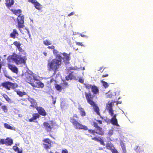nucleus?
I'll list each match as a JSON object with an SVG mask.
<instances>
[{"label": "nucleus", "mask_w": 153, "mask_h": 153, "mask_svg": "<svg viewBox=\"0 0 153 153\" xmlns=\"http://www.w3.org/2000/svg\"><path fill=\"white\" fill-rule=\"evenodd\" d=\"M78 109L79 110V113L82 117H84L86 115V114L83 108L80 106L78 107Z\"/></svg>", "instance_id": "nucleus-24"}, {"label": "nucleus", "mask_w": 153, "mask_h": 153, "mask_svg": "<svg viewBox=\"0 0 153 153\" xmlns=\"http://www.w3.org/2000/svg\"><path fill=\"white\" fill-rule=\"evenodd\" d=\"M90 137H92L91 140L100 142V144L103 146L105 145V144L104 143L103 140L101 137H92L91 135H90Z\"/></svg>", "instance_id": "nucleus-15"}, {"label": "nucleus", "mask_w": 153, "mask_h": 153, "mask_svg": "<svg viewBox=\"0 0 153 153\" xmlns=\"http://www.w3.org/2000/svg\"><path fill=\"white\" fill-rule=\"evenodd\" d=\"M96 121L97 122V123L99 124H102V121L101 120H96Z\"/></svg>", "instance_id": "nucleus-47"}, {"label": "nucleus", "mask_w": 153, "mask_h": 153, "mask_svg": "<svg viewBox=\"0 0 153 153\" xmlns=\"http://www.w3.org/2000/svg\"><path fill=\"white\" fill-rule=\"evenodd\" d=\"M79 81L81 83H83L84 82L83 80L82 79H79Z\"/></svg>", "instance_id": "nucleus-55"}, {"label": "nucleus", "mask_w": 153, "mask_h": 153, "mask_svg": "<svg viewBox=\"0 0 153 153\" xmlns=\"http://www.w3.org/2000/svg\"><path fill=\"white\" fill-rule=\"evenodd\" d=\"M80 35L81 36L83 37H84L85 36V35H82V34H81Z\"/></svg>", "instance_id": "nucleus-59"}, {"label": "nucleus", "mask_w": 153, "mask_h": 153, "mask_svg": "<svg viewBox=\"0 0 153 153\" xmlns=\"http://www.w3.org/2000/svg\"><path fill=\"white\" fill-rule=\"evenodd\" d=\"M16 152H17V153H23V150L22 149H21Z\"/></svg>", "instance_id": "nucleus-51"}, {"label": "nucleus", "mask_w": 153, "mask_h": 153, "mask_svg": "<svg viewBox=\"0 0 153 153\" xmlns=\"http://www.w3.org/2000/svg\"><path fill=\"white\" fill-rule=\"evenodd\" d=\"M140 149V147H139V146H137V148L136 149V151H137V152H140V151H139V149ZM141 150H140V151H141Z\"/></svg>", "instance_id": "nucleus-46"}, {"label": "nucleus", "mask_w": 153, "mask_h": 153, "mask_svg": "<svg viewBox=\"0 0 153 153\" xmlns=\"http://www.w3.org/2000/svg\"><path fill=\"white\" fill-rule=\"evenodd\" d=\"M1 85L3 87L8 90H10L11 89H14L18 86L17 84L9 81L2 82Z\"/></svg>", "instance_id": "nucleus-5"}, {"label": "nucleus", "mask_w": 153, "mask_h": 153, "mask_svg": "<svg viewBox=\"0 0 153 153\" xmlns=\"http://www.w3.org/2000/svg\"><path fill=\"white\" fill-rule=\"evenodd\" d=\"M5 139H0V144H5Z\"/></svg>", "instance_id": "nucleus-42"}, {"label": "nucleus", "mask_w": 153, "mask_h": 153, "mask_svg": "<svg viewBox=\"0 0 153 153\" xmlns=\"http://www.w3.org/2000/svg\"><path fill=\"white\" fill-rule=\"evenodd\" d=\"M106 147L107 149L110 150L114 147L113 144L111 142L107 143L106 144Z\"/></svg>", "instance_id": "nucleus-26"}, {"label": "nucleus", "mask_w": 153, "mask_h": 153, "mask_svg": "<svg viewBox=\"0 0 153 153\" xmlns=\"http://www.w3.org/2000/svg\"><path fill=\"white\" fill-rule=\"evenodd\" d=\"M105 68H103L102 67H100L98 70V71H101L102 72Z\"/></svg>", "instance_id": "nucleus-44"}, {"label": "nucleus", "mask_w": 153, "mask_h": 153, "mask_svg": "<svg viewBox=\"0 0 153 153\" xmlns=\"http://www.w3.org/2000/svg\"><path fill=\"white\" fill-rule=\"evenodd\" d=\"M24 78L25 81L31 85L34 78L33 73L32 72H30V74L26 72L25 74Z\"/></svg>", "instance_id": "nucleus-7"}, {"label": "nucleus", "mask_w": 153, "mask_h": 153, "mask_svg": "<svg viewBox=\"0 0 153 153\" xmlns=\"http://www.w3.org/2000/svg\"><path fill=\"white\" fill-rule=\"evenodd\" d=\"M2 104V103L0 101V107L1 106Z\"/></svg>", "instance_id": "nucleus-61"}, {"label": "nucleus", "mask_w": 153, "mask_h": 153, "mask_svg": "<svg viewBox=\"0 0 153 153\" xmlns=\"http://www.w3.org/2000/svg\"><path fill=\"white\" fill-rule=\"evenodd\" d=\"M1 63H0V70L1 69Z\"/></svg>", "instance_id": "nucleus-60"}, {"label": "nucleus", "mask_w": 153, "mask_h": 153, "mask_svg": "<svg viewBox=\"0 0 153 153\" xmlns=\"http://www.w3.org/2000/svg\"><path fill=\"white\" fill-rule=\"evenodd\" d=\"M73 73V72H71V73H70L68 76H66L65 78L67 80H71L75 78Z\"/></svg>", "instance_id": "nucleus-23"}, {"label": "nucleus", "mask_w": 153, "mask_h": 153, "mask_svg": "<svg viewBox=\"0 0 153 153\" xmlns=\"http://www.w3.org/2000/svg\"><path fill=\"white\" fill-rule=\"evenodd\" d=\"M113 94V92L111 91H109L106 94V97L107 98H111Z\"/></svg>", "instance_id": "nucleus-29"}, {"label": "nucleus", "mask_w": 153, "mask_h": 153, "mask_svg": "<svg viewBox=\"0 0 153 153\" xmlns=\"http://www.w3.org/2000/svg\"><path fill=\"white\" fill-rule=\"evenodd\" d=\"M40 116L38 113H34L32 114V117L29 119V121L32 122L33 121L37 118H39Z\"/></svg>", "instance_id": "nucleus-19"}, {"label": "nucleus", "mask_w": 153, "mask_h": 153, "mask_svg": "<svg viewBox=\"0 0 153 153\" xmlns=\"http://www.w3.org/2000/svg\"><path fill=\"white\" fill-rule=\"evenodd\" d=\"M108 76V74H105L103 75H102V77L104 78L105 77H106Z\"/></svg>", "instance_id": "nucleus-53"}, {"label": "nucleus", "mask_w": 153, "mask_h": 153, "mask_svg": "<svg viewBox=\"0 0 153 153\" xmlns=\"http://www.w3.org/2000/svg\"><path fill=\"white\" fill-rule=\"evenodd\" d=\"M123 153H126V148H123L122 149Z\"/></svg>", "instance_id": "nucleus-50"}, {"label": "nucleus", "mask_w": 153, "mask_h": 153, "mask_svg": "<svg viewBox=\"0 0 153 153\" xmlns=\"http://www.w3.org/2000/svg\"><path fill=\"white\" fill-rule=\"evenodd\" d=\"M5 145L8 146H11L13 143V139L8 137L5 139Z\"/></svg>", "instance_id": "nucleus-18"}, {"label": "nucleus", "mask_w": 153, "mask_h": 153, "mask_svg": "<svg viewBox=\"0 0 153 153\" xmlns=\"http://www.w3.org/2000/svg\"><path fill=\"white\" fill-rule=\"evenodd\" d=\"M19 35V33L16 29H13L12 32L10 34V37L15 39Z\"/></svg>", "instance_id": "nucleus-16"}, {"label": "nucleus", "mask_w": 153, "mask_h": 153, "mask_svg": "<svg viewBox=\"0 0 153 153\" xmlns=\"http://www.w3.org/2000/svg\"><path fill=\"white\" fill-rule=\"evenodd\" d=\"M12 11L13 13L16 16H18L19 15L22 14L21 13L22 12V11L20 9L17 10H12Z\"/></svg>", "instance_id": "nucleus-25"}, {"label": "nucleus", "mask_w": 153, "mask_h": 153, "mask_svg": "<svg viewBox=\"0 0 153 153\" xmlns=\"http://www.w3.org/2000/svg\"><path fill=\"white\" fill-rule=\"evenodd\" d=\"M33 4L35 8L38 10H40L42 8V6L36 0H32L30 2Z\"/></svg>", "instance_id": "nucleus-14"}, {"label": "nucleus", "mask_w": 153, "mask_h": 153, "mask_svg": "<svg viewBox=\"0 0 153 153\" xmlns=\"http://www.w3.org/2000/svg\"><path fill=\"white\" fill-rule=\"evenodd\" d=\"M49 136L51 137L53 139H55V138L53 136V135L51 134H49Z\"/></svg>", "instance_id": "nucleus-57"}, {"label": "nucleus", "mask_w": 153, "mask_h": 153, "mask_svg": "<svg viewBox=\"0 0 153 153\" xmlns=\"http://www.w3.org/2000/svg\"><path fill=\"white\" fill-rule=\"evenodd\" d=\"M85 94L87 102L93 107L94 111L97 114L99 115H100L99 108L94 101L93 99L94 96L92 95L90 93L85 92Z\"/></svg>", "instance_id": "nucleus-4"}, {"label": "nucleus", "mask_w": 153, "mask_h": 153, "mask_svg": "<svg viewBox=\"0 0 153 153\" xmlns=\"http://www.w3.org/2000/svg\"><path fill=\"white\" fill-rule=\"evenodd\" d=\"M61 64V61L55 58L52 60H48L47 65L48 70L49 71H53L54 74H55L59 71Z\"/></svg>", "instance_id": "nucleus-3"}, {"label": "nucleus", "mask_w": 153, "mask_h": 153, "mask_svg": "<svg viewBox=\"0 0 153 153\" xmlns=\"http://www.w3.org/2000/svg\"><path fill=\"white\" fill-rule=\"evenodd\" d=\"M62 54L64 56V57H62V59L63 60L67 61L70 59L69 54H68L65 53H62Z\"/></svg>", "instance_id": "nucleus-27"}, {"label": "nucleus", "mask_w": 153, "mask_h": 153, "mask_svg": "<svg viewBox=\"0 0 153 153\" xmlns=\"http://www.w3.org/2000/svg\"><path fill=\"white\" fill-rule=\"evenodd\" d=\"M113 104L111 102H110V101H109L106 106V108L108 111L109 114L110 116L112 115L114 113V110L112 108Z\"/></svg>", "instance_id": "nucleus-10"}, {"label": "nucleus", "mask_w": 153, "mask_h": 153, "mask_svg": "<svg viewBox=\"0 0 153 153\" xmlns=\"http://www.w3.org/2000/svg\"><path fill=\"white\" fill-rule=\"evenodd\" d=\"M55 103H56V101H54L53 102V104H55Z\"/></svg>", "instance_id": "nucleus-62"}, {"label": "nucleus", "mask_w": 153, "mask_h": 153, "mask_svg": "<svg viewBox=\"0 0 153 153\" xmlns=\"http://www.w3.org/2000/svg\"><path fill=\"white\" fill-rule=\"evenodd\" d=\"M76 45L78 46H84V45L82 44V42H76Z\"/></svg>", "instance_id": "nucleus-43"}, {"label": "nucleus", "mask_w": 153, "mask_h": 153, "mask_svg": "<svg viewBox=\"0 0 153 153\" xmlns=\"http://www.w3.org/2000/svg\"><path fill=\"white\" fill-rule=\"evenodd\" d=\"M4 127L7 129H10L11 130H15V129L13 127L10 126L7 123H4Z\"/></svg>", "instance_id": "nucleus-28"}, {"label": "nucleus", "mask_w": 153, "mask_h": 153, "mask_svg": "<svg viewBox=\"0 0 153 153\" xmlns=\"http://www.w3.org/2000/svg\"><path fill=\"white\" fill-rule=\"evenodd\" d=\"M16 93L20 97H22L24 95L26 94V93L25 92H22L20 91H16Z\"/></svg>", "instance_id": "nucleus-31"}, {"label": "nucleus", "mask_w": 153, "mask_h": 153, "mask_svg": "<svg viewBox=\"0 0 153 153\" xmlns=\"http://www.w3.org/2000/svg\"><path fill=\"white\" fill-rule=\"evenodd\" d=\"M91 91L94 94H99L98 88L95 85L93 86L92 88Z\"/></svg>", "instance_id": "nucleus-20"}, {"label": "nucleus", "mask_w": 153, "mask_h": 153, "mask_svg": "<svg viewBox=\"0 0 153 153\" xmlns=\"http://www.w3.org/2000/svg\"><path fill=\"white\" fill-rule=\"evenodd\" d=\"M93 86L91 85L88 84L86 85L85 87L87 89H90L91 88L92 89Z\"/></svg>", "instance_id": "nucleus-40"}, {"label": "nucleus", "mask_w": 153, "mask_h": 153, "mask_svg": "<svg viewBox=\"0 0 153 153\" xmlns=\"http://www.w3.org/2000/svg\"><path fill=\"white\" fill-rule=\"evenodd\" d=\"M30 101L31 103L30 106L33 108H35L37 107V103L36 100L33 99H31Z\"/></svg>", "instance_id": "nucleus-22"}, {"label": "nucleus", "mask_w": 153, "mask_h": 153, "mask_svg": "<svg viewBox=\"0 0 153 153\" xmlns=\"http://www.w3.org/2000/svg\"><path fill=\"white\" fill-rule=\"evenodd\" d=\"M70 122L74 126V128L77 129L84 130H88V132L90 134L95 135V134L103 135L104 134V131L102 128L98 126L97 123L95 122H93L92 126L97 128L98 131H96L95 130L92 129H88V127L80 123L76 120L74 119L73 117L70 118Z\"/></svg>", "instance_id": "nucleus-1"}, {"label": "nucleus", "mask_w": 153, "mask_h": 153, "mask_svg": "<svg viewBox=\"0 0 153 153\" xmlns=\"http://www.w3.org/2000/svg\"><path fill=\"white\" fill-rule=\"evenodd\" d=\"M101 83H102L103 86L105 88H107L108 87L109 85L105 81H104L102 80H101Z\"/></svg>", "instance_id": "nucleus-35"}, {"label": "nucleus", "mask_w": 153, "mask_h": 153, "mask_svg": "<svg viewBox=\"0 0 153 153\" xmlns=\"http://www.w3.org/2000/svg\"><path fill=\"white\" fill-rule=\"evenodd\" d=\"M44 54L45 55V56H46V55L47 54V53H44Z\"/></svg>", "instance_id": "nucleus-63"}, {"label": "nucleus", "mask_w": 153, "mask_h": 153, "mask_svg": "<svg viewBox=\"0 0 153 153\" xmlns=\"http://www.w3.org/2000/svg\"><path fill=\"white\" fill-rule=\"evenodd\" d=\"M1 108L2 110L5 112H7L8 111V109L7 106L5 105L2 106Z\"/></svg>", "instance_id": "nucleus-37"}, {"label": "nucleus", "mask_w": 153, "mask_h": 153, "mask_svg": "<svg viewBox=\"0 0 153 153\" xmlns=\"http://www.w3.org/2000/svg\"><path fill=\"white\" fill-rule=\"evenodd\" d=\"M56 58H58V60H60L61 61V64H62V57L61 55L59 54H57L56 56Z\"/></svg>", "instance_id": "nucleus-38"}, {"label": "nucleus", "mask_w": 153, "mask_h": 153, "mask_svg": "<svg viewBox=\"0 0 153 153\" xmlns=\"http://www.w3.org/2000/svg\"><path fill=\"white\" fill-rule=\"evenodd\" d=\"M43 42V44L45 45H49L51 44L50 41L47 39L44 41Z\"/></svg>", "instance_id": "nucleus-36"}, {"label": "nucleus", "mask_w": 153, "mask_h": 153, "mask_svg": "<svg viewBox=\"0 0 153 153\" xmlns=\"http://www.w3.org/2000/svg\"><path fill=\"white\" fill-rule=\"evenodd\" d=\"M112 117L110 120V123L113 125L117 127H120V125L118 123V121L117 118L116 117L117 114H114L112 116Z\"/></svg>", "instance_id": "nucleus-11"}, {"label": "nucleus", "mask_w": 153, "mask_h": 153, "mask_svg": "<svg viewBox=\"0 0 153 153\" xmlns=\"http://www.w3.org/2000/svg\"><path fill=\"white\" fill-rule=\"evenodd\" d=\"M121 146L122 149H123V148H126L124 144L123 143L121 144Z\"/></svg>", "instance_id": "nucleus-54"}, {"label": "nucleus", "mask_w": 153, "mask_h": 153, "mask_svg": "<svg viewBox=\"0 0 153 153\" xmlns=\"http://www.w3.org/2000/svg\"><path fill=\"white\" fill-rule=\"evenodd\" d=\"M19 52V55L15 53H13L12 55L9 56L7 59L14 62L16 65L25 64L27 60V53L25 50L20 46L18 48Z\"/></svg>", "instance_id": "nucleus-2"}, {"label": "nucleus", "mask_w": 153, "mask_h": 153, "mask_svg": "<svg viewBox=\"0 0 153 153\" xmlns=\"http://www.w3.org/2000/svg\"><path fill=\"white\" fill-rule=\"evenodd\" d=\"M31 85L33 87H36L38 88H43L44 87V85L43 83L40 81L34 82L31 83Z\"/></svg>", "instance_id": "nucleus-12"}, {"label": "nucleus", "mask_w": 153, "mask_h": 153, "mask_svg": "<svg viewBox=\"0 0 153 153\" xmlns=\"http://www.w3.org/2000/svg\"><path fill=\"white\" fill-rule=\"evenodd\" d=\"M55 87L57 90L61 91L62 89V86L57 84H55Z\"/></svg>", "instance_id": "nucleus-30"}, {"label": "nucleus", "mask_w": 153, "mask_h": 153, "mask_svg": "<svg viewBox=\"0 0 153 153\" xmlns=\"http://www.w3.org/2000/svg\"><path fill=\"white\" fill-rule=\"evenodd\" d=\"M99 150H103V149L102 147H100L99 148Z\"/></svg>", "instance_id": "nucleus-58"}, {"label": "nucleus", "mask_w": 153, "mask_h": 153, "mask_svg": "<svg viewBox=\"0 0 153 153\" xmlns=\"http://www.w3.org/2000/svg\"><path fill=\"white\" fill-rule=\"evenodd\" d=\"M13 149L14 151L16 152L19 151V150L20 149L18 146H13Z\"/></svg>", "instance_id": "nucleus-41"}, {"label": "nucleus", "mask_w": 153, "mask_h": 153, "mask_svg": "<svg viewBox=\"0 0 153 153\" xmlns=\"http://www.w3.org/2000/svg\"><path fill=\"white\" fill-rule=\"evenodd\" d=\"M60 85H61L62 89H64L66 88L68 85V83L65 82H64L62 83H61Z\"/></svg>", "instance_id": "nucleus-34"}, {"label": "nucleus", "mask_w": 153, "mask_h": 153, "mask_svg": "<svg viewBox=\"0 0 153 153\" xmlns=\"http://www.w3.org/2000/svg\"><path fill=\"white\" fill-rule=\"evenodd\" d=\"M5 4L8 7H11L14 3V0H5Z\"/></svg>", "instance_id": "nucleus-21"}, {"label": "nucleus", "mask_w": 153, "mask_h": 153, "mask_svg": "<svg viewBox=\"0 0 153 153\" xmlns=\"http://www.w3.org/2000/svg\"><path fill=\"white\" fill-rule=\"evenodd\" d=\"M58 53V51L54 49L53 50V54L55 55L56 56L57 54Z\"/></svg>", "instance_id": "nucleus-45"}, {"label": "nucleus", "mask_w": 153, "mask_h": 153, "mask_svg": "<svg viewBox=\"0 0 153 153\" xmlns=\"http://www.w3.org/2000/svg\"><path fill=\"white\" fill-rule=\"evenodd\" d=\"M54 123L52 121L48 122H45L43 123L44 128L47 132H49L51 131V129L53 128Z\"/></svg>", "instance_id": "nucleus-9"}, {"label": "nucleus", "mask_w": 153, "mask_h": 153, "mask_svg": "<svg viewBox=\"0 0 153 153\" xmlns=\"http://www.w3.org/2000/svg\"><path fill=\"white\" fill-rule=\"evenodd\" d=\"M73 117L74 119H75V117L76 118H79L78 116L76 114H74L73 116L72 117Z\"/></svg>", "instance_id": "nucleus-49"}, {"label": "nucleus", "mask_w": 153, "mask_h": 153, "mask_svg": "<svg viewBox=\"0 0 153 153\" xmlns=\"http://www.w3.org/2000/svg\"><path fill=\"white\" fill-rule=\"evenodd\" d=\"M17 20L18 21L17 27L21 33L24 34V33L22 32V30L21 29V28H23L24 27V15L22 14L19 15L17 18Z\"/></svg>", "instance_id": "nucleus-6"}, {"label": "nucleus", "mask_w": 153, "mask_h": 153, "mask_svg": "<svg viewBox=\"0 0 153 153\" xmlns=\"http://www.w3.org/2000/svg\"><path fill=\"white\" fill-rule=\"evenodd\" d=\"M74 14V12H71L68 15V16H70L72 15H73Z\"/></svg>", "instance_id": "nucleus-52"}, {"label": "nucleus", "mask_w": 153, "mask_h": 153, "mask_svg": "<svg viewBox=\"0 0 153 153\" xmlns=\"http://www.w3.org/2000/svg\"><path fill=\"white\" fill-rule=\"evenodd\" d=\"M111 151L112 153H119L117 150L114 147L112 149Z\"/></svg>", "instance_id": "nucleus-39"}, {"label": "nucleus", "mask_w": 153, "mask_h": 153, "mask_svg": "<svg viewBox=\"0 0 153 153\" xmlns=\"http://www.w3.org/2000/svg\"><path fill=\"white\" fill-rule=\"evenodd\" d=\"M44 143H43L44 148L46 150L50 149L52 146L53 142L48 138H45L42 140Z\"/></svg>", "instance_id": "nucleus-8"}, {"label": "nucleus", "mask_w": 153, "mask_h": 153, "mask_svg": "<svg viewBox=\"0 0 153 153\" xmlns=\"http://www.w3.org/2000/svg\"><path fill=\"white\" fill-rule=\"evenodd\" d=\"M54 81H55V80H54L52 78V79H51L50 80V82L52 83Z\"/></svg>", "instance_id": "nucleus-56"}, {"label": "nucleus", "mask_w": 153, "mask_h": 153, "mask_svg": "<svg viewBox=\"0 0 153 153\" xmlns=\"http://www.w3.org/2000/svg\"><path fill=\"white\" fill-rule=\"evenodd\" d=\"M50 153H53L52 152L50 151Z\"/></svg>", "instance_id": "nucleus-64"}, {"label": "nucleus", "mask_w": 153, "mask_h": 153, "mask_svg": "<svg viewBox=\"0 0 153 153\" xmlns=\"http://www.w3.org/2000/svg\"><path fill=\"white\" fill-rule=\"evenodd\" d=\"M54 46L53 45H52L51 46H48V48L49 49H54Z\"/></svg>", "instance_id": "nucleus-48"}, {"label": "nucleus", "mask_w": 153, "mask_h": 153, "mask_svg": "<svg viewBox=\"0 0 153 153\" xmlns=\"http://www.w3.org/2000/svg\"><path fill=\"white\" fill-rule=\"evenodd\" d=\"M3 97H4V98L5 99L6 101L8 102H10L11 100L10 99L9 97L8 96L5 94H4L2 95Z\"/></svg>", "instance_id": "nucleus-33"}, {"label": "nucleus", "mask_w": 153, "mask_h": 153, "mask_svg": "<svg viewBox=\"0 0 153 153\" xmlns=\"http://www.w3.org/2000/svg\"><path fill=\"white\" fill-rule=\"evenodd\" d=\"M8 66L9 68L13 72L16 74L18 73V69L14 65L8 64Z\"/></svg>", "instance_id": "nucleus-17"}, {"label": "nucleus", "mask_w": 153, "mask_h": 153, "mask_svg": "<svg viewBox=\"0 0 153 153\" xmlns=\"http://www.w3.org/2000/svg\"><path fill=\"white\" fill-rule=\"evenodd\" d=\"M36 109L37 110L39 114L41 115L45 116L47 115V113L45 109L41 107H36Z\"/></svg>", "instance_id": "nucleus-13"}, {"label": "nucleus", "mask_w": 153, "mask_h": 153, "mask_svg": "<svg viewBox=\"0 0 153 153\" xmlns=\"http://www.w3.org/2000/svg\"><path fill=\"white\" fill-rule=\"evenodd\" d=\"M13 44L17 48L21 46V44L19 42H18L17 41L14 42H13Z\"/></svg>", "instance_id": "nucleus-32"}]
</instances>
